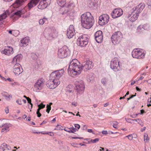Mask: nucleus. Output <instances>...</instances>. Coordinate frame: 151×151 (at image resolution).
<instances>
[{"label":"nucleus","mask_w":151,"mask_h":151,"mask_svg":"<svg viewBox=\"0 0 151 151\" xmlns=\"http://www.w3.org/2000/svg\"><path fill=\"white\" fill-rule=\"evenodd\" d=\"M145 55L144 51L142 49H134L132 53V56L133 58L139 59L144 58Z\"/></svg>","instance_id":"nucleus-5"},{"label":"nucleus","mask_w":151,"mask_h":151,"mask_svg":"<svg viewBox=\"0 0 151 151\" xmlns=\"http://www.w3.org/2000/svg\"><path fill=\"white\" fill-rule=\"evenodd\" d=\"M57 3L60 6H65L69 8L70 9H73L75 6L73 3H71L68 5L65 3V0H57Z\"/></svg>","instance_id":"nucleus-12"},{"label":"nucleus","mask_w":151,"mask_h":151,"mask_svg":"<svg viewBox=\"0 0 151 151\" xmlns=\"http://www.w3.org/2000/svg\"><path fill=\"white\" fill-rule=\"evenodd\" d=\"M147 4L148 6H150V7L151 8V1H148Z\"/></svg>","instance_id":"nucleus-55"},{"label":"nucleus","mask_w":151,"mask_h":151,"mask_svg":"<svg viewBox=\"0 0 151 151\" xmlns=\"http://www.w3.org/2000/svg\"><path fill=\"white\" fill-rule=\"evenodd\" d=\"M22 14V10L18 11L17 12H14V15H16L17 16H19V17L21 16Z\"/></svg>","instance_id":"nucleus-34"},{"label":"nucleus","mask_w":151,"mask_h":151,"mask_svg":"<svg viewBox=\"0 0 151 151\" xmlns=\"http://www.w3.org/2000/svg\"><path fill=\"white\" fill-rule=\"evenodd\" d=\"M138 16V15L137 14L135 13H133V12L131 14L129 15L128 18L130 21L134 22L137 19Z\"/></svg>","instance_id":"nucleus-27"},{"label":"nucleus","mask_w":151,"mask_h":151,"mask_svg":"<svg viewBox=\"0 0 151 151\" xmlns=\"http://www.w3.org/2000/svg\"><path fill=\"white\" fill-rule=\"evenodd\" d=\"M44 84V79L40 78L37 81L34 85V87L36 90H40L43 88Z\"/></svg>","instance_id":"nucleus-15"},{"label":"nucleus","mask_w":151,"mask_h":151,"mask_svg":"<svg viewBox=\"0 0 151 151\" xmlns=\"http://www.w3.org/2000/svg\"><path fill=\"white\" fill-rule=\"evenodd\" d=\"M99 138H96L94 139L91 140V141L93 143H95L98 142L99 140Z\"/></svg>","instance_id":"nucleus-42"},{"label":"nucleus","mask_w":151,"mask_h":151,"mask_svg":"<svg viewBox=\"0 0 151 151\" xmlns=\"http://www.w3.org/2000/svg\"><path fill=\"white\" fill-rule=\"evenodd\" d=\"M136 89L138 91H140L141 90L140 89L137 87H136Z\"/></svg>","instance_id":"nucleus-63"},{"label":"nucleus","mask_w":151,"mask_h":151,"mask_svg":"<svg viewBox=\"0 0 151 151\" xmlns=\"http://www.w3.org/2000/svg\"><path fill=\"white\" fill-rule=\"evenodd\" d=\"M4 127L2 130V131H6V132H7L9 130V125L8 124L4 123Z\"/></svg>","instance_id":"nucleus-32"},{"label":"nucleus","mask_w":151,"mask_h":151,"mask_svg":"<svg viewBox=\"0 0 151 151\" xmlns=\"http://www.w3.org/2000/svg\"><path fill=\"white\" fill-rule=\"evenodd\" d=\"M71 104L72 105H73L74 106H76L77 105V102H72L71 103Z\"/></svg>","instance_id":"nucleus-54"},{"label":"nucleus","mask_w":151,"mask_h":151,"mask_svg":"<svg viewBox=\"0 0 151 151\" xmlns=\"http://www.w3.org/2000/svg\"><path fill=\"white\" fill-rule=\"evenodd\" d=\"M148 102H151V97L148 99Z\"/></svg>","instance_id":"nucleus-64"},{"label":"nucleus","mask_w":151,"mask_h":151,"mask_svg":"<svg viewBox=\"0 0 151 151\" xmlns=\"http://www.w3.org/2000/svg\"><path fill=\"white\" fill-rule=\"evenodd\" d=\"M26 0H16L15 2L14 3L12 6L13 7L17 8L22 6L23 3Z\"/></svg>","instance_id":"nucleus-24"},{"label":"nucleus","mask_w":151,"mask_h":151,"mask_svg":"<svg viewBox=\"0 0 151 151\" xmlns=\"http://www.w3.org/2000/svg\"><path fill=\"white\" fill-rule=\"evenodd\" d=\"M102 133L104 134H108V132L107 131L103 130L102 131Z\"/></svg>","instance_id":"nucleus-52"},{"label":"nucleus","mask_w":151,"mask_h":151,"mask_svg":"<svg viewBox=\"0 0 151 151\" xmlns=\"http://www.w3.org/2000/svg\"><path fill=\"white\" fill-rule=\"evenodd\" d=\"M46 107L47 108L46 109V112H47L48 113H49L50 110L51 109V106L50 105H49L48 104H47V105Z\"/></svg>","instance_id":"nucleus-39"},{"label":"nucleus","mask_w":151,"mask_h":151,"mask_svg":"<svg viewBox=\"0 0 151 151\" xmlns=\"http://www.w3.org/2000/svg\"><path fill=\"white\" fill-rule=\"evenodd\" d=\"M22 58V56L21 55H16L13 59L12 63L13 64L19 63Z\"/></svg>","instance_id":"nucleus-26"},{"label":"nucleus","mask_w":151,"mask_h":151,"mask_svg":"<svg viewBox=\"0 0 151 151\" xmlns=\"http://www.w3.org/2000/svg\"><path fill=\"white\" fill-rule=\"evenodd\" d=\"M47 6V2L46 0H42L38 5V8L40 9L45 8Z\"/></svg>","instance_id":"nucleus-23"},{"label":"nucleus","mask_w":151,"mask_h":151,"mask_svg":"<svg viewBox=\"0 0 151 151\" xmlns=\"http://www.w3.org/2000/svg\"><path fill=\"white\" fill-rule=\"evenodd\" d=\"M64 70L63 69L56 70L52 72L50 75V78H52L55 81L60 82L59 79L63 75Z\"/></svg>","instance_id":"nucleus-6"},{"label":"nucleus","mask_w":151,"mask_h":151,"mask_svg":"<svg viewBox=\"0 0 151 151\" xmlns=\"http://www.w3.org/2000/svg\"><path fill=\"white\" fill-rule=\"evenodd\" d=\"M60 84V82L55 81L52 78H50L47 82V86L50 89H53L55 88Z\"/></svg>","instance_id":"nucleus-9"},{"label":"nucleus","mask_w":151,"mask_h":151,"mask_svg":"<svg viewBox=\"0 0 151 151\" xmlns=\"http://www.w3.org/2000/svg\"><path fill=\"white\" fill-rule=\"evenodd\" d=\"M118 122H114L113 125V127L114 128H116L117 125L118 124Z\"/></svg>","instance_id":"nucleus-46"},{"label":"nucleus","mask_w":151,"mask_h":151,"mask_svg":"<svg viewBox=\"0 0 151 151\" xmlns=\"http://www.w3.org/2000/svg\"><path fill=\"white\" fill-rule=\"evenodd\" d=\"M5 111L6 114H8L9 113V109L8 107H7L5 108Z\"/></svg>","instance_id":"nucleus-48"},{"label":"nucleus","mask_w":151,"mask_h":151,"mask_svg":"<svg viewBox=\"0 0 151 151\" xmlns=\"http://www.w3.org/2000/svg\"><path fill=\"white\" fill-rule=\"evenodd\" d=\"M27 101H28V103H29V104H30L31 105V106L30 110V111H31V109H32V106H33L32 104L31 103V100L29 97H28V98H27Z\"/></svg>","instance_id":"nucleus-37"},{"label":"nucleus","mask_w":151,"mask_h":151,"mask_svg":"<svg viewBox=\"0 0 151 151\" xmlns=\"http://www.w3.org/2000/svg\"><path fill=\"white\" fill-rule=\"evenodd\" d=\"M31 57L35 60H36L37 58V56L36 54L32 53L31 54Z\"/></svg>","instance_id":"nucleus-38"},{"label":"nucleus","mask_w":151,"mask_h":151,"mask_svg":"<svg viewBox=\"0 0 151 151\" xmlns=\"http://www.w3.org/2000/svg\"><path fill=\"white\" fill-rule=\"evenodd\" d=\"M144 140L145 142H147L149 141L148 135L147 133H145L144 135Z\"/></svg>","instance_id":"nucleus-33"},{"label":"nucleus","mask_w":151,"mask_h":151,"mask_svg":"<svg viewBox=\"0 0 151 151\" xmlns=\"http://www.w3.org/2000/svg\"><path fill=\"white\" fill-rule=\"evenodd\" d=\"M47 19L46 18H43L42 19H40L39 21V23L40 25H43L45 23L47 22Z\"/></svg>","instance_id":"nucleus-31"},{"label":"nucleus","mask_w":151,"mask_h":151,"mask_svg":"<svg viewBox=\"0 0 151 151\" xmlns=\"http://www.w3.org/2000/svg\"><path fill=\"white\" fill-rule=\"evenodd\" d=\"M9 14V11H6L2 14L0 15V21L4 19L7 17V15Z\"/></svg>","instance_id":"nucleus-30"},{"label":"nucleus","mask_w":151,"mask_h":151,"mask_svg":"<svg viewBox=\"0 0 151 151\" xmlns=\"http://www.w3.org/2000/svg\"><path fill=\"white\" fill-rule=\"evenodd\" d=\"M132 119L129 118L126 119V120L127 122L130 123H132L131 121H132Z\"/></svg>","instance_id":"nucleus-49"},{"label":"nucleus","mask_w":151,"mask_h":151,"mask_svg":"<svg viewBox=\"0 0 151 151\" xmlns=\"http://www.w3.org/2000/svg\"><path fill=\"white\" fill-rule=\"evenodd\" d=\"M16 102L19 105H22L21 101V100H18L16 101Z\"/></svg>","instance_id":"nucleus-51"},{"label":"nucleus","mask_w":151,"mask_h":151,"mask_svg":"<svg viewBox=\"0 0 151 151\" xmlns=\"http://www.w3.org/2000/svg\"><path fill=\"white\" fill-rule=\"evenodd\" d=\"M38 106L39 108L37 109V111L40 112V111L41 109H43L45 107V105H43V106L42 107H40V104H39L38 105Z\"/></svg>","instance_id":"nucleus-44"},{"label":"nucleus","mask_w":151,"mask_h":151,"mask_svg":"<svg viewBox=\"0 0 151 151\" xmlns=\"http://www.w3.org/2000/svg\"><path fill=\"white\" fill-rule=\"evenodd\" d=\"M3 96H4L5 99L7 100H10L12 97V96L11 95H6L4 94L3 95Z\"/></svg>","instance_id":"nucleus-36"},{"label":"nucleus","mask_w":151,"mask_h":151,"mask_svg":"<svg viewBox=\"0 0 151 151\" xmlns=\"http://www.w3.org/2000/svg\"><path fill=\"white\" fill-rule=\"evenodd\" d=\"M130 116L132 118H136L135 116H134V114H133V115H130Z\"/></svg>","instance_id":"nucleus-62"},{"label":"nucleus","mask_w":151,"mask_h":151,"mask_svg":"<svg viewBox=\"0 0 151 151\" xmlns=\"http://www.w3.org/2000/svg\"><path fill=\"white\" fill-rule=\"evenodd\" d=\"M81 19L82 26L86 29L90 28L93 24V17L89 12L82 14L81 16Z\"/></svg>","instance_id":"nucleus-2"},{"label":"nucleus","mask_w":151,"mask_h":151,"mask_svg":"<svg viewBox=\"0 0 151 151\" xmlns=\"http://www.w3.org/2000/svg\"><path fill=\"white\" fill-rule=\"evenodd\" d=\"M76 90L79 93H82L84 91L85 87L83 82L82 81H76Z\"/></svg>","instance_id":"nucleus-10"},{"label":"nucleus","mask_w":151,"mask_h":151,"mask_svg":"<svg viewBox=\"0 0 151 151\" xmlns=\"http://www.w3.org/2000/svg\"><path fill=\"white\" fill-rule=\"evenodd\" d=\"M88 132H89V133H91L93 134H94V133H93V130L91 129H88L87 130Z\"/></svg>","instance_id":"nucleus-50"},{"label":"nucleus","mask_w":151,"mask_h":151,"mask_svg":"<svg viewBox=\"0 0 151 151\" xmlns=\"http://www.w3.org/2000/svg\"><path fill=\"white\" fill-rule=\"evenodd\" d=\"M123 13L122 9L120 8L115 9L111 13L112 17L116 18L121 16Z\"/></svg>","instance_id":"nucleus-14"},{"label":"nucleus","mask_w":151,"mask_h":151,"mask_svg":"<svg viewBox=\"0 0 151 151\" xmlns=\"http://www.w3.org/2000/svg\"><path fill=\"white\" fill-rule=\"evenodd\" d=\"M27 120L28 121H29L31 120V117H28L27 118Z\"/></svg>","instance_id":"nucleus-61"},{"label":"nucleus","mask_w":151,"mask_h":151,"mask_svg":"<svg viewBox=\"0 0 151 151\" xmlns=\"http://www.w3.org/2000/svg\"><path fill=\"white\" fill-rule=\"evenodd\" d=\"M46 30L48 35L52 38H54L56 36L58 33V32L53 27L49 28Z\"/></svg>","instance_id":"nucleus-18"},{"label":"nucleus","mask_w":151,"mask_h":151,"mask_svg":"<svg viewBox=\"0 0 151 151\" xmlns=\"http://www.w3.org/2000/svg\"><path fill=\"white\" fill-rule=\"evenodd\" d=\"M75 127L76 129H78L80 127V125L78 124H75Z\"/></svg>","instance_id":"nucleus-47"},{"label":"nucleus","mask_w":151,"mask_h":151,"mask_svg":"<svg viewBox=\"0 0 151 151\" xmlns=\"http://www.w3.org/2000/svg\"><path fill=\"white\" fill-rule=\"evenodd\" d=\"M68 48L65 46L58 50V55L60 58H63L66 57L68 55Z\"/></svg>","instance_id":"nucleus-8"},{"label":"nucleus","mask_w":151,"mask_h":151,"mask_svg":"<svg viewBox=\"0 0 151 151\" xmlns=\"http://www.w3.org/2000/svg\"><path fill=\"white\" fill-rule=\"evenodd\" d=\"M93 67L92 62L89 60H87L83 63L81 66L82 70L83 69L85 71H86L91 69Z\"/></svg>","instance_id":"nucleus-16"},{"label":"nucleus","mask_w":151,"mask_h":151,"mask_svg":"<svg viewBox=\"0 0 151 151\" xmlns=\"http://www.w3.org/2000/svg\"><path fill=\"white\" fill-rule=\"evenodd\" d=\"M144 7V5L142 3L139 4L133 8V13L139 15V14L142 10Z\"/></svg>","instance_id":"nucleus-20"},{"label":"nucleus","mask_w":151,"mask_h":151,"mask_svg":"<svg viewBox=\"0 0 151 151\" xmlns=\"http://www.w3.org/2000/svg\"><path fill=\"white\" fill-rule=\"evenodd\" d=\"M29 40V37H25L23 38L21 40V43L22 44V46H25V45H28Z\"/></svg>","instance_id":"nucleus-29"},{"label":"nucleus","mask_w":151,"mask_h":151,"mask_svg":"<svg viewBox=\"0 0 151 151\" xmlns=\"http://www.w3.org/2000/svg\"><path fill=\"white\" fill-rule=\"evenodd\" d=\"M79 64V62L76 59H73L70 62L68 71L71 76H73L80 74L82 68Z\"/></svg>","instance_id":"nucleus-1"},{"label":"nucleus","mask_w":151,"mask_h":151,"mask_svg":"<svg viewBox=\"0 0 151 151\" xmlns=\"http://www.w3.org/2000/svg\"><path fill=\"white\" fill-rule=\"evenodd\" d=\"M140 112V113H139V114H142L145 113V111L143 110H141Z\"/></svg>","instance_id":"nucleus-58"},{"label":"nucleus","mask_w":151,"mask_h":151,"mask_svg":"<svg viewBox=\"0 0 151 151\" xmlns=\"http://www.w3.org/2000/svg\"><path fill=\"white\" fill-rule=\"evenodd\" d=\"M75 30L73 25H70L67 30V36L68 38L72 37L75 34Z\"/></svg>","instance_id":"nucleus-19"},{"label":"nucleus","mask_w":151,"mask_h":151,"mask_svg":"<svg viewBox=\"0 0 151 151\" xmlns=\"http://www.w3.org/2000/svg\"><path fill=\"white\" fill-rule=\"evenodd\" d=\"M109 19V17L107 14H103L99 17V24L101 25H103L107 23Z\"/></svg>","instance_id":"nucleus-11"},{"label":"nucleus","mask_w":151,"mask_h":151,"mask_svg":"<svg viewBox=\"0 0 151 151\" xmlns=\"http://www.w3.org/2000/svg\"><path fill=\"white\" fill-rule=\"evenodd\" d=\"M126 137H127L130 141L132 140L133 138V136L132 134H130L128 135Z\"/></svg>","instance_id":"nucleus-40"},{"label":"nucleus","mask_w":151,"mask_h":151,"mask_svg":"<svg viewBox=\"0 0 151 151\" xmlns=\"http://www.w3.org/2000/svg\"><path fill=\"white\" fill-rule=\"evenodd\" d=\"M40 0H31L28 4V6L29 9L36 6Z\"/></svg>","instance_id":"nucleus-28"},{"label":"nucleus","mask_w":151,"mask_h":151,"mask_svg":"<svg viewBox=\"0 0 151 151\" xmlns=\"http://www.w3.org/2000/svg\"><path fill=\"white\" fill-rule=\"evenodd\" d=\"M5 123L4 120H3L0 119V127H1L4 126Z\"/></svg>","instance_id":"nucleus-41"},{"label":"nucleus","mask_w":151,"mask_h":151,"mask_svg":"<svg viewBox=\"0 0 151 151\" xmlns=\"http://www.w3.org/2000/svg\"><path fill=\"white\" fill-rule=\"evenodd\" d=\"M107 81V79L106 78H104L101 79V82L104 85H106Z\"/></svg>","instance_id":"nucleus-35"},{"label":"nucleus","mask_w":151,"mask_h":151,"mask_svg":"<svg viewBox=\"0 0 151 151\" xmlns=\"http://www.w3.org/2000/svg\"><path fill=\"white\" fill-rule=\"evenodd\" d=\"M37 114L38 117H40L41 115V114L40 113L39 111H37Z\"/></svg>","instance_id":"nucleus-53"},{"label":"nucleus","mask_w":151,"mask_h":151,"mask_svg":"<svg viewBox=\"0 0 151 151\" xmlns=\"http://www.w3.org/2000/svg\"><path fill=\"white\" fill-rule=\"evenodd\" d=\"M71 133H74V132H76L78 130L76 128H75L73 127H71Z\"/></svg>","instance_id":"nucleus-43"},{"label":"nucleus","mask_w":151,"mask_h":151,"mask_svg":"<svg viewBox=\"0 0 151 151\" xmlns=\"http://www.w3.org/2000/svg\"><path fill=\"white\" fill-rule=\"evenodd\" d=\"M146 129V127H144L143 128H142L141 129V131L142 132L144 130H145Z\"/></svg>","instance_id":"nucleus-60"},{"label":"nucleus","mask_w":151,"mask_h":151,"mask_svg":"<svg viewBox=\"0 0 151 151\" xmlns=\"http://www.w3.org/2000/svg\"><path fill=\"white\" fill-rule=\"evenodd\" d=\"M150 28V25L148 24H146L144 25H140L137 28V30L138 32H141L143 29L148 30Z\"/></svg>","instance_id":"nucleus-21"},{"label":"nucleus","mask_w":151,"mask_h":151,"mask_svg":"<svg viewBox=\"0 0 151 151\" xmlns=\"http://www.w3.org/2000/svg\"><path fill=\"white\" fill-rule=\"evenodd\" d=\"M88 43V38L86 35H83L79 37L77 40V44L79 46L84 47Z\"/></svg>","instance_id":"nucleus-4"},{"label":"nucleus","mask_w":151,"mask_h":151,"mask_svg":"<svg viewBox=\"0 0 151 151\" xmlns=\"http://www.w3.org/2000/svg\"><path fill=\"white\" fill-rule=\"evenodd\" d=\"M6 150H11V147L9 145L4 143L0 146V151H4Z\"/></svg>","instance_id":"nucleus-25"},{"label":"nucleus","mask_w":151,"mask_h":151,"mask_svg":"<svg viewBox=\"0 0 151 151\" xmlns=\"http://www.w3.org/2000/svg\"><path fill=\"white\" fill-rule=\"evenodd\" d=\"M87 125H83V130H86V129H87Z\"/></svg>","instance_id":"nucleus-56"},{"label":"nucleus","mask_w":151,"mask_h":151,"mask_svg":"<svg viewBox=\"0 0 151 151\" xmlns=\"http://www.w3.org/2000/svg\"><path fill=\"white\" fill-rule=\"evenodd\" d=\"M122 35L121 33L119 32H115L111 37L112 43L114 44L119 43L121 41Z\"/></svg>","instance_id":"nucleus-7"},{"label":"nucleus","mask_w":151,"mask_h":151,"mask_svg":"<svg viewBox=\"0 0 151 151\" xmlns=\"http://www.w3.org/2000/svg\"><path fill=\"white\" fill-rule=\"evenodd\" d=\"M13 48L12 47L10 46L7 47L2 52L6 55H9L13 54Z\"/></svg>","instance_id":"nucleus-22"},{"label":"nucleus","mask_w":151,"mask_h":151,"mask_svg":"<svg viewBox=\"0 0 151 151\" xmlns=\"http://www.w3.org/2000/svg\"><path fill=\"white\" fill-rule=\"evenodd\" d=\"M94 35L96 42L98 43H101L103 39L102 32L101 30L98 31L95 33Z\"/></svg>","instance_id":"nucleus-17"},{"label":"nucleus","mask_w":151,"mask_h":151,"mask_svg":"<svg viewBox=\"0 0 151 151\" xmlns=\"http://www.w3.org/2000/svg\"><path fill=\"white\" fill-rule=\"evenodd\" d=\"M0 77L3 80H5L6 81V79L4 77H2L0 74Z\"/></svg>","instance_id":"nucleus-59"},{"label":"nucleus","mask_w":151,"mask_h":151,"mask_svg":"<svg viewBox=\"0 0 151 151\" xmlns=\"http://www.w3.org/2000/svg\"><path fill=\"white\" fill-rule=\"evenodd\" d=\"M138 123L141 126H143V122L141 119H139Z\"/></svg>","instance_id":"nucleus-45"},{"label":"nucleus","mask_w":151,"mask_h":151,"mask_svg":"<svg viewBox=\"0 0 151 151\" xmlns=\"http://www.w3.org/2000/svg\"><path fill=\"white\" fill-rule=\"evenodd\" d=\"M72 138L73 139H83V137H72Z\"/></svg>","instance_id":"nucleus-57"},{"label":"nucleus","mask_w":151,"mask_h":151,"mask_svg":"<svg viewBox=\"0 0 151 151\" xmlns=\"http://www.w3.org/2000/svg\"><path fill=\"white\" fill-rule=\"evenodd\" d=\"M120 61L118 58H114L111 61L110 67L115 71H119L121 69Z\"/></svg>","instance_id":"nucleus-3"},{"label":"nucleus","mask_w":151,"mask_h":151,"mask_svg":"<svg viewBox=\"0 0 151 151\" xmlns=\"http://www.w3.org/2000/svg\"><path fill=\"white\" fill-rule=\"evenodd\" d=\"M13 71L16 75H19L23 72V69L21 65L19 63L14 64Z\"/></svg>","instance_id":"nucleus-13"}]
</instances>
